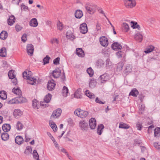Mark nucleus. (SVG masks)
<instances>
[{"instance_id": "obj_1", "label": "nucleus", "mask_w": 160, "mask_h": 160, "mask_svg": "<svg viewBox=\"0 0 160 160\" xmlns=\"http://www.w3.org/2000/svg\"><path fill=\"white\" fill-rule=\"evenodd\" d=\"M12 92L15 94L18 95V98H17L15 99H12L11 100L8 101V104H12L17 103L23 102H24V98L23 97H21V91L18 88H13L12 90Z\"/></svg>"}, {"instance_id": "obj_2", "label": "nucleus", "mask_w": 160, "mask_h": 160, "mask_svg": "<svg viewBox=\"0 0 160 160\" xmlns=\"http://www.w3.org/2000/svg\"><path fill=\"white\" fill-rule=\"evenodd\" d=\"M74 113L75 115L82 118H85L89 114L87 111L81 110L80 108L76 109L74 112Z\"/></svg>"}, {"instance_id": "obj_3", "label": "nucleus", "mask_w": 160, "mask_h": 160, "mask_svg": "<svg viewBox=\"0 0 160 160\" xmlns=\"http://www.w3.org/2000/svg\"><path fill=\"white\" fill-rule=\"evenodd\" d=\"M23 77L25 79L28 80V82L31 85L34 84L36 81V79L34 78H32L30 76L28 75L27 72L24 71L22 73Z\"/></svg>"}, {"instance_id": "obj_4", "label": "nucleus", "mask_w": 160, "mask_h": 160, "mask_svg": "<svg viewBox=\"0 0 160 160\" xmlns=\"http://www.w3.org/2000/svg\"><path fill=\"white\" fill-rule=\"evenodd\" d=\"M79 127L81 130L83 131H87L88 128V123L84 120H82L79 122Z\"/></svg>"}, {"instance_id": "obj_5", "label": "nucleus", "mask_w": 160, "mask_h": 160, "mask_svg": "<svg viewBox=\"0 0 160 160\" xmlns=\"http://www.w3.org/2000/svg\"><path fill=\"white\" fill-rule=\"evenodd\" d=\"M124 4L127 8H132L136 5V2L135 0H125Z\"/></svg>"}, {"instance_id": "obj_6", "label": "nucleus", "mask_w": 160, "mask_h": 160, "mask_svg": "<svg viewBox=\"0 0 160 160\" xmlns=\"http://www.w3.org/2000/svg\"><path fill=\"white\" fill-rule=\"evenodd\" d=\"M85 7L88 12L90 14L94 13L96 10L95 6L92 5L89 3H87Z\"/></svg>"}, {"instance_id": "obj_7", "label": "nucleus", "mask_w": 160, "mask_h": 160, "mask_svg": "<svg viewBox=\"0 0 160 160\" xmlns=\"http://www.w3.org/2000/svg\"><path fill=\"white\" fill-rule=\"evenodd\" d=\"M100 44L102 46L106 47L108 44V40L107 38L105 36H102L99 38Z\"/></svg>"}, {"instance_id": "obj_8", "label": "nucleus", "mask_w": 160, "mask_h": 160, "mask_svg": "<svg viewBox=\"0 0 160 160\" xmlns=\"http://www.w3.org/2000/svg\"><path fill=\"white\" fill-rule=\"evenodd\" d=\"M109 79V75L107 73H104L100 76L99 78V80L101 83H104Z\"/></svg>"}, {"instance_id": "obj_9", "label": "nucleus", "mask_w": 160, "mask_h": 160, "mask_svg": "<svg viewBox=\"0 0 160 160\" xmlns=\"http://www.w3.org/2000/svg\"><path fill=\"white\" fill-rule=\"evenodd\" d=\"M62 113V110L60 108H58L53 111L51 116V118H56L59 117Z\"/></svg>"}, {"instance_id": "obj_10", "label": "nucleus", "mask_w": 160, "mask_h": 160, "mask_svg": "<svg viewBox=\"0 0 160 160\" xmlns=\"http://www.w3.org/2000/svg\"><path fill=\"white\" fill-rule=\"evenodd\" d=\"M56 84L54 81L52 79L48 81L47 88L49 91H52L54 88Z\"/></svg>"}, {"instance_id": "obj_11", "label": "nucleus", "mask_w": 160, "mask_h": 160, "mask_svg": "<svg viewBox=\"0 0 160 160\" xmlns=\"http://www.w3.org/2000/svg\"><path fill=\"white\" fill-rule=\"evenodd\" d=\"M34 46L31 44H28L27 46V51L28 54L30 56L32 55L33 51Z\"/></svg>"}, {"instance_id": "obj_12", "label": "nucleus", "mask_w": 160, "mask_h": 160, "mask_svg": "<svg viewBox=\"0 0 160 160\" xmlns=\"http://www.w3.org/2000/svg\"><path fill=\"white\" fill-rule=\"evenodd\" d=\"M80 32L82 34H85L88 32V28L87 24L83 23L81 24L80 27Z\"/></svg>"}, {"instance_id": "obj_13", "label": "nucleus", "mask_w": 160, "mask_h": 160, "mask_svg": "<svg viewBox=\"0 0 160 160\" xmlns=\"http://www.w3.org/2000/svg\"><path fill=\"white\" fill-rule=\"evenodd\" d=\"M89 126L91 129H94L96 127V120L95 118H91L89 121Z\"/></svg>"}, {"instance_id": "obj_14", "label": "nucleus", "mask_w": 160, "mask_h": 160, "mask_svg": "<svg viewBox=\"0 0 160 160\" xmlns=\"http://www.w3.org/2000/svg\"><path fill=\"white\" fill-rule=\"evenodd\" d=\"M23 114L22 112L19 109H15L13 112V115L16 118H18L21 117Z\"/></svg>"}, {"instance_id": "obj_15", "label": "nucleus", "mask_w": 160, "mask_h": 160, "mask_svg": "<svg viewBox=\"0 0 160 160\" xmlns=\"http://www.w3.org/2000/svg\"><path fill=\"white\" fill-rule=\"evenodd\" d=\"M76 53L79 57L83 58L85 56L84 52L82 48H77Z\"/></svg>"}, {"instance_id": "obj_16", "label": "nucleus", "mask_w": 160, "mask_h": 160, "mask_svg": "<svg viewBox=\"0 0 160 160\" xmlns=\"http://www.w3.org/2000/svg\"><path fill=\"white\" fill-rule=\"evenodd\" d=\"M61 73V71L59 68H57L53 71L52 75L54 78H57L60 76Z\"/></svg>"}, {"instance_id": "obj_17", "label": "nucleus", "mask_w": 160, "mask_h": 160, "mask_svg": "<svg viewBox=\"0 0 160 160\" xmlns=\"http://www.w3.org/2000/svg\"><path fill=\"white\" fill-rule=\"evenodd\" d=\"M15 142L18 145H21L23 142V139L22 137L21 136H17L15 139Z\"/></svg>"}, {"instance_id": "obj_18", "label": "nucleus", "mask_w": 160, "mask_h": 160, "mask_svg": "<svg viewBox=\"0 0 160 160\" xmlns=\"http://www.w3.org/2000/svg\"><path fill=\"white\" fill-rule=\"evenodd\" d=\"M112 48L113 50H120L122 49V45L117 42L113 43L112 45Z\"/></svg>"}, {"instance_id": "obj_19", "label": "nucleus", "mask_w": 160, "mask_h": 160, "mask_svg": "<svg viewBox=\"0 0 160 160\" xmlns=\"http://www.w3.org/2000/svg\"><path fill=\"white\" fill-rule=\"evenodd\" d=\"M83 15L82 11L80 10H77L75 13V16L76 18H81Z\"/></svg>"}, {"instance_id": "obj_20", "label": "nucleus", "mask_w": 160, "mask_h": 160, "mask_svg": "<svg viewBox=\"0 0 160 160\" xmlns=\"http://www.w3.org/2000/svg\"><path fill=\"white\" fill-rule=\"evenodd\" d=\"M2 128L4 132H7L10 131L11 129V126L9 124H4L2 125Z\"/></svg>"}, {"instance_id": "obj_21", "label": "nucleus", "mask_w": 160, "mask_h": 160, "mask_svg": "<svg viewBox=\"0 0 160 160\" xmlns=\"http://www.w3.org/2000/svg\"><path fill=\"white\" fill-rule=\"evenodd\" d=\"M38 22L37 19L35 18L32 19L29 22L30 25L33 27H36L38 25Z\"/></svg>"}, {"instance_id": "obj_22", "label": "nucleus", "mask_w": 160, "mask_h": 160, "mask_svg": "<svg viewBox=\"0 0 160 160\" xmlns=\"http://www.w3.org/2000/svg\"><path fill=\"white\" fill-rule=\"evenodd\" d=\"M85 95L90 99H94L95 98V95L93 93L90 92L88 90H86L85 92Z\"/></svg>"}, {"instance_id": "obj_23", "label": "nucleus", "mask_w": 160, "mask_h": 160, "mask_svg": "<svg viewBox=\"0 0 160 160\" xmlns=\"http://www.w3.org/2000/svg\"><path fill=\"white\" fill-rule=\"evenodd\" d=\"M135 38L137 41L141 42L142 40L143 36L140 33L138 32L135 35Z\"/></svg>"}, {"instance_id": "obj_24", "label": "nucleus", "mask_w": 160, "mask_h": 160, "mask_svg": "<svg viewBox=\"0 0 160 160\" xmlns=\"http://www.w3.org/2000/svg\"><path fill=\"white\" fill-rule=\"evenodd\" d=\"M104 128V125L102 124H100L98 126L97 132L99 135H100L102 134Z\"/></svg>"}, {"instance_id": "obj_25", "label": "nucleus", "mask_w": 160, "mask_h": 160, "mask_svg": "<svg viewBox=\"0 0 160 160\" xmlns=\"http://www.w3.org/2000/svg\"><path fill=\"white\" fill-rule=\"evenodd\" d=\"M62 94L64 97H66L69 94L68 89V88L66 86H64L62 90Z\"/></svg>"}, {"instance_id": "obj_26", "label": "nucleus", "mask_w": 160, "mask_h": 160, "mask_svg": "<svg viewBox=\"0 0 160 160\" xmlns=\"http://www.w3.org/2000/svg\"><path fill=\"white\" fill-rule=\"evenodd\" d=\"M97 82L95 79L92 78L90 79L89 83V86L91 88L95 87L96 85Z\"/></svg>"}, {"instance_id": "obj_27", "label": "nucleus", "mask_w": 160, "mask_h": 160, "mask_svg": "<svg viewBox=\"0 0 160 160\" xmlns=\"http://www.w3.org/2000/svg\"><path fill=\"white\" fill-rule=\"evenodd\" d=\"M15 18L14 16L11 15L9 17L8 19V24L10 25H12L15 22Z\"/></svg>"}, {"instance_id": "obj_28", "label": "nucleus", "mask_w": 160, "mask_h": 160, "mask_svg": "<svg viewBox=\"0 0 160 160\" xmlns=\"http://www.w3.org/2000/svg\"><path fill=\"white\" fill-rule=\"evenodd\" d=\"M1 138L2 140L4 141L8 140L9 138V135L6 132H4L2 133Z\"/></svg>"}, {"instance_id": "obj_29", "label": "nucleus", "mask_w": 160, "mask_h": 160, "mask_svg": "<svg viewBox=\"0 0 160 160\" xmlns=\"http://www.w3.org/2000/svg\"><path fill=\"white\" fill-rule=\"evenodd\" d=\"M104 64V61L101 59H99L97 61V65L98 68L103 67Z\"/></svg>"}, {"instance_id": "obj_30", "label": "nucleus", "mask_w": 160, "mask_h": 160, "mask_svg": "<svg viewBox=\"0 0 160 160\" xmlns=\"http://www.w3.org/2000/svg\"><path fill=\"white\" fill-rule=\"evenodd\" d=\"M155 48L152 45L148 46L146 49V50L144 51L146 53H148L152 52Z\"/></svg>"}, {"instance_id": "obj_31", "label": "nucleus", "mask_w": 160, "mask_h": 160, "mask_svg": "<svg viewBox=\"0 0 160 160\" xmlns=\"http://www.w3.org/2000/svg\"><path fill=\"white\" fill-rule=\"evenodd\" d=\"M8 37V33L7 32L3 31L0 34V38L2 40H5Z\"/></svg>"}, {"instance_id": "obj_32", "label": "nucleus", "mask_w": 160, "mask_h": 160, "mask_svg": "<svg viewBox=\"0 0 160 160\" xmlns=\"http://www.w3.org/2000/svg\"><path fill=\"white\" fill-rule=\"evenodd\" d=\"M6 49L4 47L0 49V56L2 57H5L6 56Z\"/></svg>"}, {"instance_id": "obj_33", "label": "nucleus", "mask_w": 160, "mask_h": 160, "mask_svg": "<svg viewBox=\"0 0 160 160\" xmlns=\"http://www.w3.org/2000/svg\"><path fill=\"white\" fill-rule=\"evenodd\" d=\"M138 94V92L136 88H134L129 93V95H131L134 97H137Z\"/></svg>"}, {"instance_id": "obj_34", "label": "nucleus", "mask_w": 160, "mask_h": 160, "mask_svg": "<svg viewBox=\"0 0 160 160\" xmlns=\"http://www.w3.org/2000/svg\"><path fill=\"white\" fill-rule=\"evenodd\" d=\"M23 127V125L20 122L18 121L16 125V128L18 131H20Z\"/></svg>"}, {"instance_id": "obj_35", "label": "nucleus", "mask_w": 160, "mask_h": 160, "mask_svg": "<svg viewBox=\"0 0 160 160\" xmlns=\"http://www.w3.org/2000/svg\"><path fill=\"white\" fill-rule=\"evenodd\" d=\"M51 97L52 95L50 93H48L47 95H46L44 99L45 102L46 103L49 102L51 100Z\"/></svg>"}, {"instance_id": "obj_36", "label": "nucleus", "mask_w": 160, "mask_h": 160, "mask_svg": "<svg viewBox=\"0 0 160 160\" xmlns=\"http://www.w3.org/2000/svg\"><path fill=\"white\" fill-rule=\"evenodd\" d=\"M130 126L127 124L123 122H121L119 123V128L124 129H127L129 128Z\"/></svg>"}, {"instance_id": "obj_37", "label": "nucleus", "mask_w": 160, "mask_h": 160, "mask_svg": "<svg viewBox=\"0 0 160 160\" xmlns=\"http://www.w3.org/2000/svg\"><path fill=\"white\" fill-rule=\"evenodd\" d=\"M14 71L13 70H10L8 73V77L10 79H13L15 78V76L14 74Z\"/></svg>"}, {"instance_id": "obj_38", "label": "nucleus", "mask_w": 160, "mask_h": 160, "mask_svg": "<svg viewBox=\"0 0 160 160\" xmlns=\"http://www.w3.org/2000/svg\"><path fill=\"white\" fill-rule=\"evenodd\" d=\"M122 29L124 32H128L129 29L128 25L126 22L123 23L122 25Z\"/></svg>"}, {"instance_id": "obj_39", "label": "nucleus", "mask_w": 160, "mask_h": 160, "mask_svg": "<svg viewBox=\"0 0 160 160\" xmlns=\"http://www.w3.org/2000/svg\"><path fill=\"white\" fill-rule=\"evenodd\" d=\"M74 96L75 97L78 98H80L82 97V95L81 94V91L79 90H77L75 92L74 94Z\"/></svg>"}, {"instance_id": "obj_40", "label": "nucleus", "mask_w": 160, "mask_h": 160, "mask_svg": "<svg viewBox=\"0 0 160 160\" xmlns=\"http://www.w3.org/2000/svg\"><path fill=\"white\" fill-rule=\"evenodd\" d=\"M155 137H158L160 136V128L157 127L154 129Z\"/></svg>"}, {"instance_id": "obj_41", "label": "nucleus", "mask_w": 160, "mask_h": 160, "mask_svg": "<svg viewBox=\"0 0 160 160\" xmlns=\"http://www.w3.org/2000/svg\"><path fill=\"white\" fill-rule=\"evenodd\" d=\"M50 125L54 132L57 130V127L55 123L53 122L50 123Z\"/></svg>"}, {"instance_id": "obj_42", "label": "nucleus", "mask_w": 160, "mask_h": 160, "mask_svg": "<svg viewBox=\"0 0 160 160\" xmlns=\"http://www.w3.org/2000/svg\"><path fill=\"white\" fill-rule=\"evenodd\" d=\"M0 97L3 99H5L7 98V95L4 91H2L0 92Z\"/></svg>"}, {"instance_id": "obj_43", "label": "nucleus", "mask_w": 160, "mask_h": 160, "mask_svg": "<svg viewBox=\"0 0 160 160\" xmlns=\"http://www.w3.org/2000/svg\"><path fill=\"white\" fill-rule=\"evenodd\" d=\"M50 59V58L47 55L43 59L44 64L45 65L46 64L48 63Z\"/></svg>"}, {"instance_id": "obj_44", "label": "nucleus", "mask_w": 160, "mask_h": 160, "mask_svg": "<svg viewBox=\"0 0 160 160\" xmlns=\"http://www.w3.org/2000/svg\"><path fill=\"white\" fill-rule=\"evenodd\" d=\"M87 73L90 77H92L93 74L94 72L93 70L91 68H88L87 70Z\"/></svg>"}, {"instance_id": "obj_45", "label": "nucleus", "mask_w": 160, "mask_h": 160, "mask_svg": "<svg viewBox=\"0 0 160 160\" xmlns=\"http://www.w3.org/2000/svg\"><path fill=\"white\" fill-rule=\"evenodd\" d=\"M32 152V149L31 148L29 147H27L24 153L28 155L30 153H31Z\"/></svg>"}, {"instance_id": "obj_46", "label": "nucleus", "mask_w": 160, "mask_h": 160, "mask_svg": "<svg viewBox=\"0 0 160 160\" xmlns=\"http://www.w3.org/2000/svg\"><path fill=\"white\" fill-rule=\"evenodd\" d=\"M124 55V52L121 51L118 52L116 53V55L119 58H122Z\"/></svg>"}, {"instance_id": "obj_47", "label": "nucleus", "mask_w": 160, "mask_h": 160, "mask_svg": "<svg viewBox=\"0 0 160 160\" xmlns=\"http://www.w3.org/2000/svg\"><path fill=\"white\" fill-rule=\"evenodd\" d=\"M131 23H133V26H132V27H133V28H138V30H140V27L139 25L137 24V22H134L133 21H132L131 22Z\"/></svg>"}, {"instance_id": "obj_48", "label": "nucleus", "mask_w": 160, "mask_h": 160, "mask_svg": "<svg viewBox=\"0 0 160 160\" xmlns=\"http://www.w3.org/2000/svg\"><path fill=\"white\" fill-rule=\"evenodd\" d=\"M57 25L58 29V30L61 31L62 29L63 28V25L59 21H58L57 22Z\"/></svg>"}, {"instance_id": "obj_49", "label": "nucleus", "mask_w": 160, "mask_h": 160, "mask_svg": "<svg viewBox=\"0 0 160 160\" xmlns=\"http://www.w3.org/2000/svg\"><path fill=\"white\" fill-rule=\"evenodd\" d=\"M132 71V68L130 66H127L124 71V72L125 73H127L130 72Z\"/></svg>"}, {"instance_id": "obj_50", "label": "nucleus", "mask_w": 160, "mask_h": 160, "mask_svg": "<svg viewBox=\"0 0 160 160\" xmlns=\"http://www.w3.org/2000/svg\"><path fill=\"white\" fill-rule=\"evenodd\" d=\"M145 109V106L144 105H142L139 108V113L142 114L144 111Z\"/></svg>"}, {"instance_id": "obj_51", "label": "nucleus", "mask_w": 160, "mask_h": 160, "mask_svg": "<svg viewBox=\"0 0 160 160\" xmlns=\"http://www.w3.org/2000/svg\"><path fill=\"white\" fill-rule=\"evenodd\" d=\"M50 42L52 44L56 43L57 44H58L59 41L56 38H53L51 39Z\"/></svg>"}, {"instance_id": "obj_52", "label": "nucleus", "mask_w": 160, "mask_h": 160, "mask_svg": "<svg viewBox=\"0 0 160 160\" xmlns=\"http://www.w3.org/2000/svg\"><path fill=\"white\" fill-rule=\"evenodd\" d=\"M33 156L35 159L39 158V156L37 151L36 150H33Z\"/></svg>"}, {"instance_id": "obj_53", "label": "nucleus", "mask_w": 160, "mask_h": 160, "mask_svg": "<svg viewBox=\"0 0 160 160\" xmlns=\"http://www.w3.org/2000/svg\"><path fill=\"white\" fill-rule=\"evenodd\" d=\"M60 58L57 57L53 60V63L55 65H58L59 64Z\"/></svg>"}, {"instance_id": "obj_54", "label": "nucleus", "mask_w": 160, "mask_h": 160, "mask_svg": "<svg viewBox=\"0 0 160 160\" xmlns=\"http://www.w3.org/2000/svg\"><path fill=\"white\" fill-rule=\"evenodd\" d=\"M95 101L96 103H98L99 104H104L105 103V101L102 102L101 101V100L99 99L98 97H97L96 98Z\"/></svg>"}, {"instance_id": "obj_55", "label": "nucleus", "mask_w": 160, "mask_h": 160, "mask_svg": "<svg viewBox=\"0 0 160 160\" xmlns=\"http://www.w3.org/2000/svg\"><path fill=\"white\" fill-rule=\"evenodd\" d=\"M21 6L22 10L26 11L28 9V7L24 4L23 3H22L21 5Z\"/></svg>"}, {"instance_id": "obj_56", "label": "nucleus", "mask_w": 160, "mask_h": 160, "mask_svg": "<svg viewBox=\"0 0 160 160\" xmlns=\"http://www.w3.org/2000/svg\"><path fill=\"white\" fill-rule=\"evenodd\" d=\"M32 105L33 107L34 108H38L37 107V102L36 100L32 101Z\"/></svg>"}, {"instance_id": "obj_57", "label": "nucleus", "mask_w": 160, "mask_h": 160, "mask_svg": "<svg viewBox=\"0 0 160 160\" xmlns=\"http://www.w3.org/2000/svg\"><path fill=\"white\" fill-rule=\"evenodd\" d=\"M21 0H12V3L15 5H18Z\"/></svg>"}, {"instance_id": "obj_58", "label": "nucleus", "mask_w": 160, "mask_h": 160, "mask_svg": "<svg viewBox=\"0 0 160 160\" xmlns=\"http://www.w3.org/2000/svg\"><path fill=\"white\" fill-rule=\"evenodd\" d=\"M15 28H16V30L17 32H18V31H20L22 29V28L19 25L17 24L16 25V26H15Z\"/></svg>"}, {"instance_id": "obj_59", "label": "nucleus", "mask_w": 160, "mask_h": 160, "mask_svg": "<svg viewBox=\"0 0 160 160\" xmlns=\"http://www.w3.org/2000/svg\"><path fill=\"white\" fill-rule=\"evenodd\" d=\"M27 34H24L22 36V41H23V42H25L27 40Z\"/></svg>"}, {"instance_id": "obj_60", "label": "nucleus", "mask_w": 160, "mask_h": 160, "mask_svg": "<svg viewBox=\"0 0 160 160\" xmlns=\"http://www.w3.org/2000/svg\"><path fill=\"white\" fill-rule=\"evenodd\" d=\"M137 129L139 130H140L142 128V125L139 122L137 124Z\"/></svg>"}, {"instance_id": "obj_61", "label": "nucleus", "mask_w": 160, "mask_h": 160, "mask_svg": "<svg viewBox=\"0 0 160 160\" xmlns=\"http://www.w3.org/2000/svg\"><path fill=\"white\" fill-rule=\"evenodd\" d=\"M123 64L122 63H119L117 66L118 68H119L120 70H122L123 67Z\"/></svg>"}, {"instance_id": "obj_62", "label": "nucleus", "mask_w": 160, "mask_h": 160, "mask_svg": "<svg viewBox=\"0 0 160 160\" xmlns=\"http://www.w3.org/2000/svg\"><path fill=\"white\" fill-rule=\"evenodd\" d=\"M47 135L49 136V137L50 138L52 139V141H54L55 139L54 138V137H53V136L51 135V133L49 132H47Z\"/></svg>"}, {"instance_id": "obj_63", "label": "nucleus", "mask_w": 160, "mask_h": 160, "mask_svg": "<svg viewBox=\"0 0 160 160\" xmlns=\"http://www.w3.org/2000/svg\"><path fill=\"white\" fill-rule=\"evenodd\" d=\"M101 27L100 24L98 23H97L96 25V29L97 31L100 30H101Z\"/></svg>"}, {"instance_id": "obj_64", "label": "nucleus", "mask_w": 160, "mask_h": 160, "mask_svg": "<svg viewBox=\"0 0 160 160\" xmlns=\"http://www.w3.org/2000/svg\"><path fill=\"white\" fill-rule=\"evenodd\" d=\"M154 146L157 149L160 150V145H158L157 143H154Z\"/></svg>"}]
</instances>
